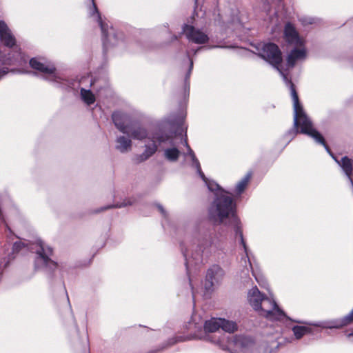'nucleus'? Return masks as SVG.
<instances>
[{
    "instance_id": "obj_1",
    "label": "nucleus",
    "mask_w": 353,
    "mask_h": 353,
    "mask_svg": "<svg viewBox=\"0 0 353 353\" xmlns=\"http://www.w3.org/2000/svg\"><path fill=\"white\" fill-rule=\"evenodd\" d=\"M183 143L188 149L186 155L190 156L192 161V166L196 169L198 174L205 182L209 190L214 192L216 199L209 209L210 219L216 223H228L236 228V233L239 234L241 242L243 246L250 266L252 269L248 254L247 246L243 237V233L238 227L239 219L235 214V204L233 203L232 198L226 194L225 192L221 188L219 184L214 181H209L205 176L201 170L200 163L196 159L193 150L189 146L186 137L184 139Z\"/></svg>"
},
{
    "instance_id": "obj_2",
    "label": "nucleus",
    "mask_w": 353,
    "mask_h": 353,
    "mask_svg": "<svg viewBox=\"0 0 353 353\" xmlns=\"http://www.w3.org/2000/svg\"><path fill=\"white\" fill-rule=\"evenodd\" d=\"M260 46L261 48H259V55L279 71L286 85L290 88L293 101L294 126L295 128L300 126L301 133L305 134L311 137H314L320 142H323V139L321 134L314 128L312 121L307 117L301 104L299 103L298 94L294 84L291 80L288 79L287 74H285L284 71L281 68L282 57L281 52L279 47L272 43H264Z\"/></svg>"
},
{
    "instance_id": "obj_3",
    "label": "nucleus",
    "mask_w": 353,
    "mask_h": 353,
    "mask_svg": "<svg viewBox=\"0 0 353 353\" xmlns=\"http://www.w3.org/2000/svg\"><path fill=\"white\" fill-rule=\"evenodd\" d=\"M220 328L226 332L232 333L237 330L238 326L233 321L223 318H212L204 324L205 332L209 333L205 336V339L218 345L223 350H229L233 344L239 350L240 353H259L252 337L236 336L230 339L225 334L217 332Z\"/></svg>"
},
{
    "instance_id": "obj_4",
    "label": "nucleus",
    "mask_w": 353,
    "mask_h": 353,
    "mask_svg": "<svg viewBox=\"0 0 353 353\" xmlns=\"http://www.w3.org/2000/svg\"><path fill=\"white\" fill-rule=\"evenodd\" d=\"M112 117L114 125L121 132L130 135L134 139H148L149 142L145 145V150L139 156V161H145L153 155L157 150V143H165L169 139L168 134L161 130L148 133L144 128L132 122L126 114L116 112Z\"/></svg>"
},
{
    "instance_id": "obj_5",
    "label": "nucleus",
    "mask_w": 353,
    "mask_h": 353,
    "mask_svg": "<svg viewBox=\"0 0 353 353\" xmlns=\"http://www.w3.org/2000/svg\"><path fill=\"white\" fill-rule=\"evenodd\" d=\"M284 37L288 43L294 46L287 58V67L291 68L297 61L305 59L307 52L305 48V41L299 36L295 28L290 23H287L285 26Z\"/></svg>"
},
{
    "instance_id": "obj_6",
    "label": "nucleus",
    "mask_w": 353,
    "mask_h": 353,
    "mask_svg": "<svg viewBox=\"0 0 353 353\" xmlns=\"http://www.w3.org/2000/svg\"><path fill=\"white\" fill-rule=\"evenodd\" d=\"M30 249H35L37 253V257L34 261L36 269L50 270L57 268V263L51 259L52 255V250L51 248L45 245L42 241H39L36 243L31 245ZM27 250H29V248H27Z\"/></svg>"
},
{
    "instance_id": "obj_7",
    "label": "nucleus",
    "mask_w": 353,
    "mask_h": 353,
    "mask_svg": "<svg viewBox=\"0 0 353 353\" xmlns=\"http://www.w3.org/2000/svg\"><path fill=\"white\" fill-rule=\"evenodd\" d=\"M256 311L259 315L270 321H284L288 319L285 312L277 305L275 301L266 296L260 302L259 309Z\"/></svg>"
},
{
    "instance_id": "obj_8",
    "label": "nucleus",
    "mask_w": 353,
    "mask_h": 353,
    "mask_svg": "<svg viewBox=\"0 0 353 353\" xmlns=\"http://www.w3.org/2000/svg\"><path fill=\"white\" fill-rule=\"evenodd\" d=\"M183 33L189 41L196 44H205L210 39L205 32L191 25H184Z\"/></svg>"
},
{
    "instance_id": "obj_9",
    "label": "nucleus",
    "mask_w": 353,
    "mask_h": 353,
    "mask_svg": "<svg viewBox=\"0 0 353 353\" xmlns=\"http://www.w3.org/2000/svg\"><path fill=\"white\" fill-rule=\"evenodd\" d=\"M32 68L36 70L46 77L49 81H57V76L55 73V68L53 65L41 62L37 58H32L30 61Z\"/></svg>"
},
{
    "instance_id": "obj_10",
    "label": "nucleus",
    "mask_w": 353,
    "mask_h": 353,
    "mask_svg": "<svg viewBox=\"0 0 353 353\" xmlns=\"http://www.w3.org/2000/svg\"><path fill=\"white\" fill-rule=\"evenodd\" d=\"M224 276V271L217 265H214L208 269L205 278V288L211 290L214 286L219 285Z\"/></svg>"
},
{
    "instance_id": "obj_11",
    "label": "nucleus",
    "mask_w": 353,
    "mask_h": 353,
    "mask_svg": "<svg viewBox=\"0 0 353 353\" xmlns=\"http://www.w3.org/2000/svg\"><path fill=\"white\" fill-rule=\"evenodd\" d=\"M353 323V309L351 312L339 319H334L328 321L319 322L314 323L313 325L316 327H321L323 328H341L344 326L348 325Z\"/></svg>"
},
{
    "instance_id": "obj_12",
    "label": "nucleus",
    "mask_w": 353,
    "mask_h": 353,
    "mask_svg": "<svg viewBox=\"0 0 353 353\" xmlns=\"http://www.w3.org/2000/svg\"><path fill=\"white\" fill-rule=\"evenodd\" d=\"M0 39L8 47H12L16 43L14 37L11 30L3 21H0Z\"/></svg>"
},
{
    "instance_id": "obj_13",
    "label": "nucleus",
    "mask_w": 353,
    "mask_h": 353,
    "mask_svg": "<svg viewBox=\"0 0 353 353\" xmlns=\"http://www.w3.org/2000/svg\"><path fill=\"white\" fill-rule=\"evenodd\" d=\"M92 3V7L90 8V15L91 17L96 15V20L99 23L101 30L102 32L103 37H104V45H106V41L109 40V34L108 32V26L102 21L101 14L97 9V5L95 4L94 0H90Z\"/></svg>"
},
{
    "instance_id": "obj_14",
    "label": "nucleus",
    "mask_w": 353,
    "mask_h": 353,
    "mask_svg": "<svg viewBox=\"0 0 353 353\" xmlns=\"http://www.w3.org/2000/svg\"><path fill=\"white\" fill-rule=\"evenodd\" d=\"M265 297V296L261 293L256 286L253 287L248 293V302L254 310L259 309L260 302L262 301Z\"/></svg>"
},
{
    "instance_id": "obj_15",
    "label": "nucleus",
    "mask_w": 353,
    "mask_h": 353,
    "mask_svg": "<svg viewBox=\"0 0 353 353\" xmlns=\"http://www.w3.org/2000/svg\"><path fill=\"white\" fill-rule=\"evenodd\" d=\"M205 249L201 250V247L199 248V251H196L195 253L192 254V256H188L186 251L182 250L183 254L185 259V265L187 272L190 271V265H192L193 263L198 264L202 261V256L205 252Z\"/></svg>"
},
{
    "instance_id": "obj_16",
    "label": "nucleus",
    "mask_w": 353,
    "mask_h": 353,
    "mask_svg": "<svg viewBox=\"0 0 353 353\" xmlns=\"http://www.w3.org/2000/svg\"><path fill=\"white\" fill-rule=\"evenodd\" d=\"M168 136L169 137L168 141L170 145H173V147L165 149L164 150V156L170 161H176L180 153L179 150L174 146L176 144V137L172 138L169 135ZM165 142H167V141Z\"/></svg>"
},
{
    "instance_id": "obj_17",
    "label": "nucleus",
    "mask_w": 353,
    "mask_h": 353,
    "mask_svg": "<svg viewBox=\"0 0 353 353\" xmlns=\"http://www.w3.org/2000/svg\"><path fill=\"white\" fill-rule=\"evenodd\" d=\"M116 148L121 152H127L131 150L132 141L127 137L121 136L117 139Z\"/></svg>"
},
{
    "instance_id": "obj_18",
    "label": "nucleus",
    "mask_w": 353,
    "mask_h": 353,
    "mask_svg": "<svg viewBox=\"0 0 353 353\" xmlns=\"http://www.w3.org/2000/svg\"><path fill=\"white\" fill-rule=\"evenodd\" d=\"M81 96L82 100L87 105H91V104L94 103V102L95 101L94 95L89 90H85L84 88H81Z\"/></svg>"
},
{
    "instance_id": "obj_19",
    "label": "nucleus",
    "mask_w": 353,
    "mask_h": 353,
    "mask_svg": "<svg viewBox=\"0 0 353 353\" xmlns=\"http://www.w3.org/2000/svg\"><path fill=\"white\" fill-rule=\"evenodd\" d=\"M250 178L251 174L248 173L237 183L235 189L237 194H240L244 191Z\"/></svg>"
},
{
    "instance_id": "obj_20",
    "label": "nucleus",
    "mask_w": 353,
    "mask_h": 353,
    "mask_svg": "<svg viewBox=\"0 0 353 353\" xmlns=\"http://www.w3.org/2000/svg\"><path fill=\"white\" fill-rule=\"evenodd\" d=\"M292 330L295 337L299 339L305 334L310 332V328L306 326H294Z\"/></svg>"
},
{
    "instance_id": "obj_21",
    "label": "nucleus",
    "mask_w": 353,
    "mask_h": 353,
    "mask_svg": "<svg viewBox=\"0 0 353 353\" xmlns=\"http://www.w3.org/2000/svg\"><path fill=\"white\" fill-rule=\"evenodd\" d=\"M26 247H28V245L23 242H16L13 245L12 250L14 252H18Z\"/></svg>"
},
{
    "instance_id": "obj_22",
    "label": "nucleus",
    "mask_w": 353,
    "mask_h": 353,
    "mask_svg": "<svg viewBox=\"0 0 353 353\" xmlns=\"http://www.w3.org/2000/svg\"><path fill=\"white\" fill-rule=\"evenodd\" d=\"M252 274L253 276H254L256 282L262 287H265L266 285V282L263 279V278L261 276H258L256 274V273L254 272V270H252Z\"/></svg>"
},
{
    "instance_id": "obj_23",
    "label": "nucleus",
    "mask_w": 353,
    "mask_h": 353,
    "mask_svg": "<svg viewBox=\"0 0 353 353\" xmlns=\"http://www.w3.org/2000/svg\"><path fill=\"white\" fill-rule=\"evenodd\" d=\"M158 208L159 209L160 212L162 213L163 216L165 215V212L163 209V208L161 205H158Z\"/></svg>"
},
{
    "instance_id": "obj_24",
    "label": "nucleus",
    "mask_w": 353,
    "mask_h": 353,
    "mask_svg": "<svg viewBox=\"0 0 353 353\" xmlns=\"http://www.w3.org/2000/svg\"><path fill=\"white\" fill-rule=\"evenodd\" d=\"M3 62L5 64H12L13 63L12 61L10 60L9 59H8L6 60H3Z\"/></svg>"
},
{
    "instance_id": "obj_25",
    "label": "nucleus",
    "mask_w": 353,
    "mask_h": 353,
    "mask_svg": "<svg viewBox=\"0 0 353 353\" xmlns=\"http://www.w3.org/2000/svg\"><path fill=\"white\" fill-rule=\"evenodd\" d=\"M4 263V267H6L8 263V261H6L4 259H1V261H0V265H1V264Z\"/></svg>"
},
{
    "instance_id": "obj_26",
    "label": "nucleus",
    "mask_w": 353,
    "mask_h": 353,
    "mask_svg": "<svg viewBox=\"0 0 353 353\" xmlns=\"http://www.w3.org/2000/svg\"><path fill=\"white\" fill-rule=\"evenodd\" d=\"M303 23L312 24V23H313V19H310L308 21H307L306 20H304V21H303Z\"/></svg>"
},
{
    "instance_id": "obj_27",
    "label": "nucleus",
    "mask_w": 353,
    "mask_h": 353,
    "mask_svg": "<svg viewBox=\"0 0 353 353\" xmlns=\"http://www.w3.org/2000/svg\"><path fill=\"white\" fill-rule=\"evenodd\" d=\"M192 67H193V62H192V60H190V69H189L188 75H190V72H191V70L192 69Z\"/></svg>"
},
{
    "instance_id": "obj_28",
    "label": "nucleus",
    "mask_w": 353,
    "mask_h": 353,
    "mask_svg": "<svg viewBox=\"0 0 353 353\" xmlns=\"http://www.w3.org/2000/svg\"><path fill=\"white\" fill-rule=\"evenodd\" d=\"M347 338H352V341L353 342V332H350V333L347 334Z\"/></svg>"
},
{
    "instance_id": "obj_29",
    "label": "nucleus",
    "mask_w": 353,
    "mask_h": 353,
    "mask_svg": "<svg viewBox=\"0 0 353 353\" xmlns=\"http://www.w3.org/2000/svg\"><path fill=\"white\" fill-rule=\"evenodd\" d=\"M298 132H299L298 130H293V131H292V133H293V134H297Z\"/></svg>"
}]
</instances>
